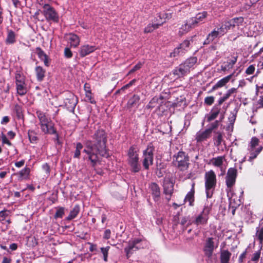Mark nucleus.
I'll return each mask as SVG.
<instances>
[{"label":"nucleus","instance_id":"obj_40","mask_svg":"<svg viewBox=\"0 0 263 263\" xmlns=\"http://www.w3.org/2000/svg\"><path fill=\"white\" fill-rule=\"evenodd\" d=\"M28 137L31 143H36L37 141L36 133L33 131L29 130L28 133Z\"/></svg>","mask_w":263,"mask_h":263},{"label":"nucleus","instance_id":"obj_27","mask_svg":"<svg viewBox=\"0 0 263 263\" xmlns=\"http://www.w3.org/2000/svg\"><path fill=\"white\" fill-rule=\"evenodd\" d=\"M35 72L37 80L39 82L43 81L45 77L46 70L42 67L37 66L35 68Z\"/></svg>","mask_w":263,"mask_h":263},{"label":"nucleus","instance_id":"obj_53","mask_svg":"<svg viewBox=\"0 0 263 263\" xmlns=\"http://www.w3.org/2000/svg\"><path fill=\"white\" fill-rule=\"evenodd\" d=\"M142 64L141 62L137 63L128 72V75L136 71L139 70L142 67Z\"/></svg>","mask_w":263,"mask_h":263},{"label":"nucleus","instance_id":"obj_20","mask_svg":"<svg viewBox=\"0 0 263 263\" xmlns=\"http://www.w3.org/2000/svg\"><path fill=\"white\" fill-rule=\"evenodd\" d=\"M234 74L235 72L219 80L215 84V85H214L213 86L212 90H214L218 88L224 86L227 83H228L230 81V79L232 78V77L234 76Z\"/></svg>","mask_w":263,"mask_h":263},{"label":"nucleus","instance_id":"obj_31","mask_svg":"<svg viewBox=\"0 0 263 263\" xmlns=\"http://www.w3.org/2000/svg\"><path fill=\"white\" fill-rule=\"evenodd\" d=\"M194 27V26L193 25L190 23V20L189 19L184 25L181 26V27L180 28L179 34L180 35H182L188 32L191 28Z\"/></svg>","mask_w":263,"mask_h":263},{"label":"nucleus","instance_id":"obj_12","mask_svg":"<svg viewBox=\"0 0 263 263\" xmlns=\"http://www.w3.org/2000/svg\"><path fill=\"white\" fill-rule=\"evenodd\" d=\"M210 210L211 208L210 206H204L202 212L196 218L193 222L197 226L206 224Z\"/></svg>","mask_w":263,"mask_h":263},{"label":"nucleus","instance_id":"obj_5","mask_svg":"<svg viewBox=\"0 0 263 263\" xmlns=\"http://www.w3.org/2000/svg\"><path fill=\"white\" fill-rule=\"evenodd\" d=\"M155 147L152 143H149L142 154V165L145 170H148L149 166L153 164L154 152Z\"/></svg>","mask_w":263,"mask_h":263},{"label":"nucleus","instance_id":"obj_59","mask_svg":"<svg viewBox=\"0 0 263 263\" xmlns=\"http://www.w3.org/2000/svg\"><path fill=\"white\" fill-rule=\"evenodd\" d=\"M255 71V66L253 65H250L246 70V73L247 74H252Z\"/></svg>","mask_w":263,"mask_h":263},{"label":"nucleus","instance_id":"obj_23","mask_svg":"<svg viewBox=\"0 0 263 263\" xmlns=\"http://www.w3.org/2000/svg\"><path fill=\"white\" fill-rule=\"evenodd\" d=\"M174 191V184L169 180H166L163 183V193L166 195H172Z\"/></svg>","mask_w":263,"mask_h":263},{"label":"nucleus","instance_id":"obj_49","mask_svg":"<svg viewBox=\"0 0 263 263\" xmlns=\"http://www.w3.org/2000/svg\"><path fill=\"white\" fill-rule=\"evenodd\" d=\"M36 53L41 60L45 59V58L47 56L46 54H45V52L41 49V48L39 47L36 48Z\"/></svg>","mask_w":263,"mask_h":263},{"label":"nucleus","instance_id":"obj_16","mask_svg":"<svg viewBox=\"0 0 263 263\" xmlns=\"http://www.w3.org/2000/svg\"><path fill=\"white\" fill-rule=\"evenodd\" d=\"M97 49L95 46L88 44L82 46L79 50V54L81 57H84L90 53L94 52Z\"/></svg>","mask_w":263,"mask_h":263},{"label":"nucleus","instance_id":"obj_22","mask_svg":"<svg viewBox=\"0 0 263 263\" xmlns=\"http://www.w3.org/2000/svg\"><path fill=\"white\" fill-rule=\"evenodd\" d=\"M220 107L218 106H214L209 114L205 116L208 122H210L215 119L219 114Z\"/></svg>","mask_w":263,"mask_h":263},{"label":"nucleus","instance_id":"obj_7","mask_svg":"<svg viewBox=\"0 0 263 263\" xmlns=\"http://www.w3.org/2000/svg\"><path fill=\"white\" fill-rule=\"evenodd\" d=\"M144 241L140 238H135L128 241V246L124 249L126 256L129 258L134 252L144 248Z\"/></svg>","mask_w":263,"mask_h":263},{"label":"nucleus","instance_id":"obj_29","mask_svg":"<svg viewBox=\"0 0 263 263\" xmlns=\"http://www.w3.org/2000/svg\"><path fill=\"white\" fill-rule=\"evenodd\" d=\"M197 61V59L196 57H193L187 59L182 64L184 65L187 69L189 72L190 71L191 68L194 67L195 64L196 63Z\"/></svg>","mask_w":263,"mask_h":263},{"label":"nucleus","instance_id":"obj_18","mask_svg":"<svg viewBox=\"0 0 263 263\" xmlns=\"http://www.w3.org/2000/svg\"><path fill=\"white\" fill-rule=\"evenodd\" d=\"M172 72L175 77V79H178L187 74L189 71L185 66L181 64L174 69Z\"/></svg>","mask_w":263,"mask_h":263},{"label":"nucleus","instance_id":"obj_57","mask_svg":"<svg viewBox=\"0 0 263 263\" xmlns=\"http://www.w3.org/2000/svg\"><path fill=\"white\" fill-rule=\"evenodd\" d=\"M256 109L263 108V95L259 97V99L256 102Z\"/></svg>","mask_w":263,"mask_h":263},{"label":"nucleus","instance_id":"obj_8","mask_svg":"<svg viewBox=\"0 0 263 263\" xmlns=\"http://www.w3.org/2000/svg\"><path fill=\"white\" fill-rule=\"evenodd\" d=\"M16 89L17 94L23 96L27 92V85L25 82V77L19 72L15 76Z\"/></svg>","mask_w":263,"mask_h":263},{"label":"nucleus","instance_id":"obj_19","mask_svg":"<svg viewBox=\"0 0 263 263\" xmlns=\"http://www.w3.org/2000/svg\"><path fill=\"white\" fill-rule=\"evenodd\" d=\"M206 16L207 12L206 11L199 13L195 17L190 18V23L195 26L198 24L203 22Z\"/></svg>","mask_w":263,"mask_h":263},{"label":"nucleus","instance_id":"obj_54","mask_svg":"<svg viewBox=\"0 0 263 263\" xmlns=\"http://www.w3.org/2000/svg\"><path fill=\"white\" fill-rule=\"evenodd\" d=\"M214 102V97L213 96L207 97L204 99V103L206 105H211Z\"/></svg>","mask_w":263,"mask_h":263},{"label":"nucleus","instance_id":"obj_25","mask_svg":"<svg viewBox=\"0 0 263 263\" xmlns=\"http://www.w3.org/2000/svg\"><path fill=\"white\" fill-rule=\"evenodd\" d=\"M139 101L140 97L137 95H134L128 101L127 107L129 109L133 107H137L139 105Z\"/></svg>","mask_w":263,"mask_h":263},{"label":"nucleus","instance_id":"obj_47","mask_svg":"<svg viewBox=\"0 0 263 263\" xmlns=\"http://www.w3.org/2000/svg\"><path fill=\"white\" fill-rule=\"evenodd\" d=\"M69 99H67L66 101L70 104V107H74L77 104V99L73 95H71Z\"/></svg>","mask_w":263,"mask_h":263},{"label":"nucleus","instance_id":"obj_43","mask_svg":"<svg viewBox=\"0 0 263 263\" xmlns=\"http://www.w3.org/2000/svg\"><path fill=\"white\" fill-rule=\"evenodd\" d=\"M259 143V139L256 137H253L251 139V141L250 142V144L249 147L248 148L249 151H253L255 147L258 145Z\"/></svg>","mask_w":263,"mask_h":263},{"label":"nucleus","instance_id":"obj_36","mask_svg":"<svg viewBox=\"0 0 263 263\" xmlns=\"http://www.w3.org/2000/svg\"><path fill=\"white\" fill-rule=\"evenodd\" d=\"M79 212L80 206L78 205H75L73 209L70 211L69 215L67 217V219L68 220H70L76 218Z\"/></svg>","mask_w":263,"mask_h":263},{"label":"nucleus","instance_id":"obj_34","mask_svg":"<svg viewBox=\"0 0 263 263\" xmlns=\"http://www.w3.org/2000/svg\"><path fill=\"white\" fill-rule=\"evenodd\" d=\"M36 116L40 121V125L41 124H43L44 123H45L46 122H48L49 120H50V119H48L47 117L46 116L45 113L40 111L37 110L36 112Z\"/></svg>","mask_w":263,"mask_h":263},{"label":"nucleus","instance_id":"obj_21","mask_svg":"<svg viewBox=\"0 0 263 263\" xmlns=\"http://www.w3.org/2000/svg\"><path fill=\"white\" fill-rule=\"evenodd\" d=\"M211 135V129H206L204 131H199L196 135V140L198 142L204 141L210 137Z\"/></svg>","mask_w":263,"mask_h":263},{"label":"nucleus","instance_id":"obj_51","mask_svg":"<svg viewBox=\"0 0 263 263\" xmlns=\"http://www.w3.org/2000/svg\"><path fill=\"white\" fill-rule=\"evenodd\" d=\"M86 90V100H88V101H89L92 104L95 103L96 102L95 101L94 99H93V98L91 96V93L90 91L87 90Z\"/></svg>","mask_w":263,"mask_h":263},{"label":"nucleus","instance_id":"obj_58","mask_svg":"<svg viewBox=\"0 0 263 263\" xmlns=\"http://www.w3.org/2000/svg\"><path fill=\"white\" fill-rule=\"evenodd\" d=\"M42 169L48 176L49 175L50 172V167L48 164L45 163L43 164Z\"/></svg>","mask_w":263,"mask_h":263},{"label":"nucleus","instance_id":"obj_63","mask_svg":"<svg viewBox=\"0 0 263 263\" xmlns=\"http://www.w3.org/2000/svg\"><path fill=\"white\" fill-rule=\"evenodd\" d=\"M2 141L3 144H6L9 146L11 145V143L8 140L6 135L3 134L2 136Z\"/></svg>","mask_w":263,"mask_h":263},{"label":"nucleus","instance_id":"obj_45","mask_svg":"<svg viewBox=\"0 0 263 263\" xmlns=\"http://www.w3.org/2000/svg\"><path fill=\"white\" fill-rule=\"evenodd\" d=\"M110 249V247H102L101 248V251L103 255V259L105 261H107L108 253Z\"/></svg>","mask_w":263,"mask_h":263},{"label":"nucleus","instance_id":"obj_64","mask_svg":"<svg viewBox=\"0 0 263 263\" xmlns=\"http://www.w3.org/2000/svg\"><path fill=\"white\" fill-rule=\"evenodd\" d=\"M223 25L224 27V29L227 31L228 30H230L232 27H233L230 21L225 22Z\"/></svg>","mask_w":263,"mask_h":263},{"label":"nucleus","instance_id":"obj_60","mask_svg":"<svg viewBox=\"0 0 263 263\" xmlns=\"http://www.w3.org/2000/svg\"><path fill=\"white\" fill-rule=\"evenodd\" d=\"M231 68H232V66H231L228 62L221 66V69L223 71H228Z\"/></svg>","mask_w":263,"mask_h":263},{"label":"nucleus","instance_id":"obj_37","mask_svg":"<svg viewBox=\"0 0 263 263\" xmlns=\"http://www.w3.org/2000/svg\"><path fill=\"white\" fill-rule=\"evenodd\" d=\"M15 42V34L12 30L8 31L7 36L6 40L7 44H12Z\"/></svg>","mask_w":263,"mask_h":263},{"label":"nucleus","instance_id":"obj_41","mask_svg":"<svg viewBox=\"0 0 263 263\" xmlns=\"http://www.w3.org/2000/svg\"><path fill=\"white\" fill-rule=\"evenodd\" d=\"M161 98L157 97H154L148 103L147 107L148 108H153L156 106V104L158 103L159 100H161Z\"/></svg>","mask_w":263,"mask_h":263},{"label":"nucleus","instance_id":"obj_9","mask_svg":"<svg viewBox=\"0 0 263 263\" xmlns=\"http://www.w3.org/2000/svg\"><path fill=\"white\" fill-rule=\"evenodd\" d=\"M219 245L218 240L213 237H208L205 239L203 251L205 255L209 257L212 256L215 249H216Z\"/></svg>","mask_w":263,"mask_h":263},{"label":"nucleus","instance_id":"obj_11","mask_svg":"<svg viewBox=\"0 0 263 263\" xmlns=\"http://www.w3.org/2000/svg\"><path fill=\"white\" fill-rule=\"evenodd\" d=\"M193 39L185 40L181 43L179 47L176 48L174 51L171 53V57H175L176 56L183 53L185 51H187L190 49L191 44L193 43Z\"/></svg>","mask_w":263,"mask_h":263},{"label":"nucleus","instance_id":"obj_61","mask_svg":"<svg viewBox=\"0 0 263 263\" xmlns=\"http://www.w3.org/2000/svg\"><path fill=\"white\" fill-rule=\"evenodd\" d=\"M64 55L67 58H71L72 56V52L69 48H65L64 49Z\"/></svg>","mask_w":263,"mask_h":263},{"label":"nucleus","instance_id":"obj_24","mask_svg":"<svg viewBox=\"0 0 263 263\" xmlns=\"http://www.w3.org/2000/svg\"><path fill=\"white\" fill-rule=\"evenodd\" d=\"M195 183H193L192 184V188L191 191L186 194L184 202H189L190 206L194 205V193H195Z\"/></svg>","mask_w":263,"mask_h":263},{"label":"nucleus","instance_id":"obj_2","mask_svg":"<svg viewBox=\"0 0 263 263\" xmlns=\"http://www.w3.org/2000/svg\"><path fill=\"white\" fill-rule=\"evenodd\" d=\"M237 176V170L235 168L231 167L228 169L226 176L227 196L229 200L230 205L232 206L233 209L234 206L232 205V203L235 202V199L233 198L234 193L233 187L235 184Z\"/></svg>","mask_w":263,"mask_h":263},{"label":"nucleus","instance_id":"obj_62","mask_svg":"<svg viewBox=\"0 0 263 263\" xmlns=\"http://www.w3.org/2000/svg\"><path fill=\"white\" fill-rule=\"evenodd\" d=\"M219 124V121L216 120L214 122L211 124L210 127L208 129H211V133L212 134V132L213 129L216 128Z\"/></svg>","mask_w":263,"mask_h":263},{"label":"nucleus","instance_id":"obj_4","mask_svg":"<svg viewBox=\"0 0 263 263\" xmlns=\"http://www.w3.org/2000/svg\"><path fill=\"white\" fill-rule=\"evenodd\" d=\"M205 188L208 198H211L215 189L217 180L216 176L213 170H210L205 173Z\"/></svg>","mask_w":263,"mask_h":263},{"label":"nucleus","instance_id":"obj_3","mask_svg":"<svg viewBox=\"0 0 263 263\" xmlns=\"http://www.w3.org/2000/svg\"><path fill=\"white\" fill-rule=\"evenodd\" d=\"M139 149L136 145L130 146L127 153V161L131 171L134 173L138 172L141 170L139 163Z\"/></svg>","mask_w":263,"mask_h":263},{"label":"nucleus","instance_id":"obj_15","mask_svg":"<svg viewBox=\"0 0 263 263\" xmlns=\"http://www.w3.org/2000/svg\"><path fill=\"white\" fill-rule=\"evenodd\" d=\"M41 130L46 134L54 135L57 134V131L54 127V125L49 120L48 122L40 125Z\"/></svg>","mask_w":263,"mask_h":263},{"label":"nucleus","instance_id":"obj_35","mask_svg":"<svg viewBox=\"0 0 263 263\" xmlns=\"http://www.w3.org/2000/svg\"><path fill=\"white\" fill-rule=\"evenodd\" d=\"M159 27V24L154 22L152 23L148 24L147 26L144 28V32L145 33H150L153 31L154 30Z\"/></svg>","mask_w":263,"mask_h":263},{"label":"nucleus","instance_id":"obj_55","mask_svg":"<svg viewBox=\"0 0 263 263\" xmlns=\"http://www.w3.org/2000/svg\"><path fill=\"white\" fill-rule=\"evenodd\" d=\"M216 29L217 32L219 33V34L220 35V36H223L227 32L223 25H222L220 27L216 28Z\"/></svg>","mask_w":263,"mask_h":263},{"label":"nucleus","instance_id":"obj_46","mask_svg":"<svg viewBox=\"0 0 263 263\" xmlns=\"http://www.w3.org/2000/svg\"><path fill=\"white\" fill-rule=\"evenodd\" d=\"M243 21V19L242 17H235L231 20H230V22L232 23V24L233 25V27H235L236 25H239V24H241Z\"/></svg>","mask_w":263,"mask_h":263},{"label":"nucleus","instance_id":"obj_39","mask_svg":"<svg viewBox=\"0 0 263 263\" xmlns=\"http://www.w3.org/2000/svg\"><path fill=\"white\" fill-rule=\"evenodd\" d=\"M237 112V111H234L233 112H232L230 115V116L228 118L229 122V128H231L232 129L233 128V124L236 120Z\"/></svg>","mask_w":263,"mask_h":263},{"label":"nucleus","instance_id":"obj_32","mask_svg":"<svg viewBox=\"0 0 263 263\" xmlns=\"http://www.w3.org/2000/svg\"><path fill=\"white\" fill-rule=\"evenodd\" d=\"M10 212L8 210H4L0 212V220L3 224H9L11 221L10 219H7Z\"/></svg>","mask_w":263,"mask_h":263},{"label":"nucleus","instance_id":"obj_38","mask_svg":"<svg viewBox=\"0 0 263 263\" xmlns=\"http://www.w3.org/2000/svg\"><path fill=\"white\" fill-rule=\"evenodd\" d=\"M256 236L259 240V245L261 246V248H262L263 245V227L257 229Z\"/></svg>","mask_w":263,"mask_h":263},{"label":"nucleus","instance_id":"obj_13","mask_svg":"<svg viewBox=\"0 0 263 263\" xmlns=\"http://www.w3.org/2000/svg\"><path fill=\"white\" fill-rule=\"evenodd\" d=\"M149 189L154 201L159 204L161 202V192L159 185L156 183H152L149 185Z\"/></svg>","mask_w":263,"mask_h":263},{"label":"nucleus","instance_id":"obj_52","mask_svg":"<svg viewBox=\"0 0 263 263\" xmlns=\"http://www.w3.org/2000/svg\"><path fill=\"white\" fill-rule=\"evenodd\" d=\"M180 224L182 226H185L186 224V226H189L191 224V222L188 217H183L181 219Z\"/></svg>","mask_w":263,"mask_h":263},{"label":"nucleus","instance_id":"obj_14","mask_svg":"<svg viewBox=\"0 0 263 263\" xmlns=\"http://www.w3.org/2000/svg\"><path fill=\"white\" fill-rule=\"evenodd\" d=\"M172 17L171 13L161 12L157 14L154 18L155 22L159 24V26L162 25L166 21L170 20Z\"/></svg>","mask_w":263,"mask_h":263},{"label":"nucleus","instance_id":"obj_56","mask_svg":"<svg viewBox=\"0 0 263 263\" xmlns=\"http://www.w3.org/2000/svg\"><path fill=\"white\" fill-rule=\"evenodd\" d=\"M222 139V136L221 134H218L215 138V144L217 146H219L221 144Z\"/></svg>","mask_w":263,"mask_h":263},{"label":"nucleus","instance_id":"obj_28","mask_svg":"<svg viewBox=\"0 0 263 263\" xmlns=\"http://www.w3.org/2000/svg\"><path fill=\"white\" fill-rule=\"evenodd\" d=\"M30 169L29 167H26L20 171L18 173V179L20 180H27L29 178V174Z\"/></svg>","mask_w":263,"mask_h":263},{"label":"nucleus","instance_id":"obj_17","mask_svg":"<svg viewBox=\"0 0 263 263\" xmlns=\"http://www.w3.org/2000/svg\"><path fill=\"white\" fill-rule=\"evenodd\" d=\"M66 40L70 44L71 47H77L80 42V39L78 35L74 33H69L66 35Z\"/></svg>","mask_w":263,"mask_h":263},{"label":"nucleus","instance_id":"obj_1","mask_svg":"<svg viewBox=\"0 0 263 263\" xmlns=\"http://www.w3.org/2000/svg\"><path fill=\"white\" fill-rule=\"evenodd\" d=\"M92 141H87L83 152L86 154L84 159H88L93 166L99 161L98 154L107 158L109 154L106 149L107 135L104 130L98 129L92 136Z\"/></svg>","mask_w":263,"mask_h":263},{"label":"nucleus","instance_id":"obj_26","mask_svg":"<svg viewBox=\"0 0 263 263\" xmlns=\"http://www.w3.org/2000/svg\"><path fill=\"white\" fill-rule=\"evenodd\" d=\"M219 33L217 32L216 28H215L211 32L209 33L205 41L203 42L204 45H208L212 42L215 39L220 37Z\"/></svg>","mask_w":263,"mask_h":263},{"label":"nucleus","instance_id":"obj_10","mask_svg":"<svg viewBox=\"0 0 263 263\" xmlns=\"http://www.w3.org/2000/svg\"><path fill=\"white\" fill-rule=\"evenodd\" d=\"M42 6L43 8V13L46 20L48 21L58 22L59 21V16L54 9L47 4Z\"/></svg>","mask_w":263,"mask_h":263},{"label":"nucleus","instance_id":"obj_42","mask_svg":"<svg viewBox=\"0 0 263 263\" xmlns=\"http://www.w3.org/2000/svg\"><path fill=\"white\" fill-rule=\"evenodd\" d=\"M83 146L82 143L79 142L77 143L76 151L74 154V158H79L81 155V151L83 149Z\"/></svg>","mask_w":263,"mask_h":263},{"label":"nucleus","instance_id":"obj_50","mask_svg":"<svg viewBox=\"0 0 263 263\" xmlns=\"http://www.w3.org/2000/svg\"><path fill=\"white\" fill-rule=\"evenodd\" d=\"M260 249H261L260 248ZM261 254V249L259 250L258 251L255 252L253 255L252 257L251 258V260L252 261H257L260 256Z\"/></svg>","mask_w":263,"mask_h":263},{"label":"nucleus","instance_id":"obj_44","mask_svg":"<svg viewBox=\"0 0 263 263\" xmlns=\"http://www.w3.org/2000/svg\"><path fill=\"white\" fill-rule=\"evenodd\" d=\"M64 214V208L63 207H58L57 212L54 215L55 219L58 218H62Z\"/></svg>","mask_w":263,"mask_h":263},{"label":"nucleus","instance_id":"obj_6","mask_svg":"<svg viewBox=\"0 0 263 263\" xmlns=\"http://www.w3.org/2000/svg\"><path fill=\"white\" fill-rule=\"evenodd\" d=\"M174 163L181 171L186 170L190 164L189 157L182 151H179L174 156Z\"/></svg>","mask_w":263,"mask_h":263},{"label":"nucleus","instance_id":"obj_33","mask_svg":"<svg viewBox=\"0 0 263 263\" xmlns=\"http://www.w3.org/2000/svg\"><path fill=\"white\" fill-rule=\"evenodd\" d=\"M224 158L222 156H218L210 160V163L216 167H221L223 163Z\"/></svg>","mask_w":263,"mask_h":263},{"label":"nucleus","instance_id":"obj_30","mask_svg":"<svg viewBox=\"0 0 263 263\" xmlns=\"http://www.w3.org/2000/svg\"><path fill=\"white\" fill-rule=\"evenodd\" d=\"M231 256V253L228 250L221 251L220 256L221 263H229Z\"/></svg>","mask_w":263,"mask_h":263},{"label":"nucleus","instance_id":"obj_48","mask_svg":"<svg viewBox=\"0 0 263 263\" xmlns=\"http://www.w3.org/2000/svg\"><path fill=\"white\" fill-rule=\"evenodd\" d=\"M249 151L250 155L248 157V158L247 160L250 162H252L253 160L257 157L258 154H257V153H255V152L254 151V149H253V151Z\"/></svg>","mask_w":263,"mask_h":263}]
</instances>
